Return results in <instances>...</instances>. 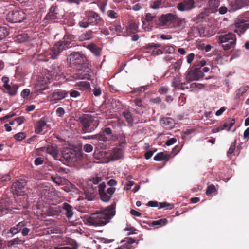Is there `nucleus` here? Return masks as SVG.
Returning <instances> with one entry per match:
<instances>
[{"label": "nucleus", "instance_id": "obj_9", "mask_svg": "<svg viewBox=\"0 0 249 249\" xmlns=\"http://www.w3.org/2000/svg\"><path fill=\"white\" fill-rule=\"evenodd\" d=\"M195 8L194 0H184L177 5V8L180 11H189Z\"/></svg>", "mask_w": 249, "mask_h": 249}, {"label": "nucleus", "instance_id": "obj_4", "mask_svg": "<svg viewBox=\"0 0 249 249\" xmlns=\"http://www.w3.org/2000/svg\"><path fill=\"white\" fill-rule=\"evenodd\" d=\"M219 43L224 50H229L233 48L236 42V38L235 34L228 33L227 34L220 35L218 36Z\"/></svg>", "mask_w": 249, "mask_h": 249}, {"label": "nucleus", "instance_id": "obj_14", "mask_svg": "<svg viewBox=\"0 0 249 249\" xmlns=\"http://www.w3.org/2000/svg\"><path fill=\"white\" fill-rule=\"evenodd\" d=\"M110 159L112 160L122 159L124 157V152L121 148L116 147L112 149L110 154Z\"/></svg>", "mask_w": 249, "mask_h": 249}, {"label": "nucleus", "instance_id": "obj_41", "mask_svg": "<svg viewBox=\"0 0 249 249\" xmlns=\"http://www.w3.org/2000/svg\"><path fill=\"white\" fill-rule=\"evenodd\" d=\"M78 25L81 28H87L89 26V24L88 23V20H87L86 17L84 18L82 20L79 21L78 22Z\"/></svg>", "mask_w": 249, "mask_h": 249}, {"label": "nucleus", "instance_id": "obj_53", "mask_svg": "<svg viewBox=\"0 0 249 249\" xmlns=\"http://www.w3.org/2000/svg\"><path fill=\"white\" fill-rule=\"evenodd\" d=\"M215 191L216 189L215 186L213 185H211L208 187L206 193L207 195L209 196L214 192Z\"/></svg>", "mask_w": 249, "mask_h": 249}, {"label": "nucleus", "instance_id": "obj_28", "mask_svg": "<svg viewBox=\"0 0 249 249\" xmlns=\"http://www.w3.org/2000/svg\"><path fill=\"white\" fill-rule=\"evenodd\" d=\"M90 139L97 141L98 144H101L102 142L107 141V138L103 133L92 135L91 136Z\"/></svg>", "mask_w": 249, "mask_h": 249}, {"label": "nucleus", "instance_id": "obj_23", "mask_svg": "<svg viewBox=\"0 0 249 249\" xmlns=\"http://www.w3.org/2000/svg\"><path fill=\"white\" fill-rule=\"evenodd\" d=\"M86 47L95 56H98L100 55L101 49L95 44L93 43H90L88 44Z\"/></svg>", "mask_w": 249, "mask_h": 249}, {"label": "nucleus", "instance_id": "obj_16", "mask_svg": "<svg viewBox=\"0 0 249 249\" xmlns=\"http://www.w3.org/2000/svg\"><path fill=\"white\" fill-rule=\"evenodd\" d=\"M68 95V92L65 90H60L53 92L50 95L51 101H59L65 98Z\"/></svg>", "mask_w": 249, "mask_h": 249}, {"label": "nucleus", "instance_id": "obj_20", "mask_svg": "<svg viewBox=\"0 0 249 249\" xmlns=\"http://www.w3.org/2000/svg\"><path fill=\"white\" fill-rule=\"evenodd\" d=\"M102 178L99 177L93 178L92 179L89 180L87 182V186L90 188H93L97 190V186L99 185L98 183L101 182Z\"/></svg>", "mask_w": 249, "mask_h": 249}, {"label": "nucleus", "instance_id": "obj_48", "mask_svg": "<svg viewBox=\"0 0 249 249\" xmlns=\"http://www.w3.org/2000/svg\"><path fill=\"white\" fill-rule=\"evenodd\" d=\"M163 51L166 53H173L175 52V49L172 46H166L164 47Z\"/></svg>", "mask_w": 249, "mask_h": 249}, {"label": "nucleus", "instance_id": "obj_56", "mask_svg": "<svg viewBox=\"0 0 249 249\" xmlns=\"http://www.w3.org/2000/svg\"><path fill=\"white\" fill-rule=\"evenodd\" d=\"M208 15L207 12L203 11L201 12L197 17V19L198 21H202Z\"/></svg>", "mask_w": 249, "mask_h": 249}, {"label": "nucleus", "instance_id": "obj_61", "mask_svg": "<svg viewBox=\"0 0 249 249\" xmlns=\"http://www.w3.org/2000/svg\"><path fill=\"white\" fill-rule=\"evenodd\" d=\"M56 114L59 117H62L65 113V110L62 107H59L56 109Z\"/></svg>", "mask_w": 249, "mask_h": 249}, {"label": "nucleus", "instance_id": "obj_1", "mask_svg": "<svg viewBox=\"0 0 249 249\" xmlns=\"http://www.w3.org/2000/svg\"><path fill=\"white\" fill-rule=\"evenodd\" d=\"M115 207L116 203L113 202L100 212L91 214L87 218V222L89 225L94 226H102L106 225L115 215Z\"/></svg>", "mask_w": 249, "mask_h": 249}, {"label": "nucleus", "instance_id": "obj_58", "mask_svg": "<svg viewBox=\"0 0 249 249\" xmlns=\"http://www.w3.org/2000/svg\"><path fill=\"white\" fill-rule=\"evenodd\" d=\"M83 150L86 152H90L93 150V146L91 144H86L84 146Z\"/></svg>", "mask_w": 249, "mask_h": 249}, {"label": "nucleus", "instance_id": "obj_60", "mask_svg": "<svg viewBox=\"0 0 249 249\" xmlns=\"http://www.w3.org/2000/svg\"><path fill=\"white\" fill-rule=\"evenodd\" d=\"M25 119L23 117L20 116L18 118H16L15 119V123H17V125L18 126L24 122Z\"/></svg>", "mask_w": 249, "mask_h": 249}, {"label": "nucleus", "instance_id": "obj_6", "mask_svg": "<svg viewBox=\"0 0 249 249\" xmlns=\"http://www.w3.org/2000/svg\"><path fill=\"white\" fill-rule=\"evenodd\" d=\"M25 17V13L22 10L11 11L7 14L6 19L12 23L21 22Z\"/></svg>", "mask_w": 249, "mask_h": 249}, {"label": "nucleus", "instance_id": "obj_32", "mask_svg": "<svg viewBox=\"0 0 249 249\" xmlns=\"http://www.w3.org/2000/svg\"><path fill=\"white\" fill-rule=\"evenodd\" d=\"M168 222L166 218L160 219L158 220L153 221L152 222V226L158 228L159 226H162L166 225Z\"/></svg>", "mask_w": 249, "mask_h": 249}, {"label": "nucleus", "instance_id": "obj_44", "mask_svg": "<svg viewBox=\"0 0 249 249\" xmlns=\"http://www.w3.org/2000/svg\"><path fill=\"white\" fill-rule=\"evenodd\" d=\"M73 77L75 80L86 79L89 80V76L88 74L81 75V74L76 73L73 75Z\"/></svg>", "mask_w": 249, "mask_h": 249}, {"label": "nucleus", "instance_id": "obj_3", "mask_svg": "<svg viewBox=\"0 0 249 249\" xmlns=\"http://www.w3.org/2000/svg\"><path fill=\"white\" fill-rule=\"evenodd\" d=\"M84 133L90 132L94 130L99 124V121L95 120L94 117L89 114H84L80 118Z\"/></svg>", "mask_w": 249, "mask_h": 249}, {"label": "nucleus", "instance_id": "obj_42", "mask_svg": "<svg viewBox=\"0 0 249 249\" xmlns=\"http://www.w3.org/2000/svg\"><path fill=\"white\" fill-rule=\"evenodd\" d=\"M101 200L104 202L108 201L111 198V196L108 195L106 191L104 192H102L99 194Z\"/></svg>", "mask_w": 249, "mask_h": 249}, {"label": "nucleus", "instance_id": "obj_26", "mask_svg": "<svg viewBox=\"0 0 249 249\" xmlns=\"http://www.w3.org/2000/svg\"><path fill=\"white\" fill-rule=\"evenodd\" d=\"M62 208L65 211V215L67 218H70L73 215V211L72 207L67 203H64L63 204Z\"/></svg>", "mask_w": 249, "mask_h": 249}, {"label": "nucleus", "instance_id": "obj_54", "mask_svg": "<svg viewBox=\"0 0 249 249\" xmlns=\"http://www.w3.org/2000/svg\"><path fill=\"white\" fill-rule=\"evenodd\" d=\"M161 5V3L160 1L157 0L153 2L150 5V7L152 9H159Z\"/></svg>", "mask_w": 249, "mask_h": 249}, {"label": "nucleus", "instance_id": "obj_59", "mask_svg": "<svg viewBox=\"0 0 249 249\" xmlns=\"http://www.w3.org/2000/svg\"><path fill=\"white\" fill-rule=\"evenodd\" d=\"M222 130H223L220 124L213 126L212 130V132L213 133H217Z\"/></svg>", "mask_w": 249, "mask_h": 249}, {"label": "nucleus", "instance_id": "obj_21", "mask_svg": "<svg viewBox=\"0 0 249 249\" xmlns=\"http://www.w3.org/2000/svg\"><path fill=\"white\" fill-rule=\"evenodd\" d=\"M28 222L25 221L20 222L19 232H21L23 236H26L31 231V229L28 227Z\"/></svg>", "mask_w": 249, "mask_h": 249}, {"label": "nucleus", "instance_id": "obj_30", "mask_svg": "<svg viewBox=\"0 0 249 249\" xmlns=\"http://www.w3.org/2000/svg\"><path fill=\"white\" fill-rule=\"evenodd\" d=\"M81 58V54L79 53L74 52L71 53L68 57V61L71 64H74L75 61L78 60Z\"/></svg>", "mask_w": 249, "mask_h": 249}, {"label": "nucleus", "instance_id": "obj_19", "mask_svg": "<svg viewBox=\"0 0 249 249\" xmlns=\"http://www.w3.org/2000/svg\"><path fill=\"white\" fill-rule=\"evenodd\" d=\"M84 193L86 198L88 200H92L95 197L97 193V190H95L93 188H90L89 187H88V188L84 190Z\"/></svg>", "mask_w": 249, "mask_h": 249}, {"label": "nucleus", "instance_id": "obj_31", "mask_svg": "<svg viewBox=\"0 0 249 249\" xmlns=\"http://www.w3.org/2000/svg\"><path fill=\"white\" fill-rule=\"evenodd\" d=\"M93 37V32L91 30H89L86 33L82 34L79 36L81 41L88 40Z\"/></svg>", "mask_w": 249, "mask_h": 249}, {"label": "nucleus", "instance_id": "obj_12", "mask_svg": "<svg viewBox=\"0 0 249 249\" xmlns=\"http://www.w3.org/2000/svg\"><path fill=\"white\" fill-rule=\"evenodd\" d=\"M235 27L236 29L234 30V32L237 33L239 36H241L249 28V24L245 23L241 20L235 23Z\"/></svg>", "mask_w": 249, "mask_h": 249}, {"label": "nucleus", "instance_id": "obj_29", "mask_svg": "<svg viewBox=\"0 0 249 249\" xmlns=\"http://www.w3.org/2000/svg\"><path fill=\"white\" fill-rule=\"evenodd\" d=\"M46 125V122L43 119H40L35 125V132L36 134L40 133L43 130L42 128Z\"/></svg>", "mask_w": 249, "mask_h": 249}, {"label": "nucleus", "instance_id": "obj_18", "mask_svg": "<svg viewBox=\"0 0 249 249\" xmlns=\"http://www.w3.org/2000/svg\"><path fill=\"white\" fill-rule=\"evenodd\" d=\"M160 124L166 129L172 128L175 124L174 120L172 118L169 117L161 119L160 121Z\"/></svg>", "mask_w": 249, "mask_h": 249}, {"label": "nucleus", "instance_id": "obj_33", "mask_svg": "<svg viewBox=\"0 0 249 249\" xmlns=\"http://www.w3.org/2000/svg\"><path fill=\"white\" fill-rule=\"evenodd\" d=\"M249 89L248 86H243L241 87L237 91L236 96L237 98H240Z\"/></svg>", "mask_w": 249, "mask_h": 249}, {"label": "nucleus", "instance_id": "obj_45", "mask_svg": "<svg viewBox=\"0 0 249 249\" xmlns=\"http://www.w3.org/2000/svg\"><path fill=\"white\" fill-rule=\"evenodd\" d=\"M181 64L182 61L181 60H178L175 63L173 64L172 69H173L175 71H178L180 69Z\"/></svg>", "mask_w": 249, "mask_h": 249}, {"label": "nucleus", "instance_id": "obj_55", "mask_svg": "<svg viewBox=\"0 0 249 249\" xmlns=\"http://www.w3.org/2000/svg\"><path fill=\"white\" fill-rule=\"evenodd\" d=\"M51 179L57 185H60L62 183V180L58 176H52Z\"/></svg>", "mask_w": 249, "mask_h": 249}, {"label": "nucleus", "instance_id": "obj_43", "mask_svg": "<svg viewBox=\"0 0 249 249\" xmlns=\"http://www.w3.org/2000/svg\"><path fill=\"white\" fill-rule=\"evenodd\" d=\"M123 115H124V118H125L126 120L127 121V122L128 123V124H132L133 119L132 115L131 114V113L130 112H127V111L124 112L123 113Z\"/></svg>", "mask_w": 249, "mask_h": 249}, {"label": "nucleus", "instance_id": "obj_64", "mask_svg": "<svg viewBox=\"0 0 249 249\" xmlns=\"http://www.w3.org/2000/svg\"><path fill=\"white\" fill-rule=\"evenodd\" d=\"M242 20L245 23H248L249 21V11H248L244 15Z\"/></svg>", "mask_w": 249, "mask_h": 249}, {"label": "nucleus", "instance_id": "obj_36", "mask_svg": "<svg viewBox=\"0 0 249 249\" xmlns=\"http://www.w3.org/2000/svg\"><path fill=\"white\" fill-rule=\"evenodd\" d=\"M167 157V154H165L163 152H160L155 156L154 159L156 161H161L165 160Z\"/></svg>", "mask_w": 249, "mask_h": 249}, {"label": "nucleus", "instance_id": "obj_13", "mask_svg": "<svg viewBox=\"0 0 249 249\" xmlns=\"http://www.w3.org/2000/svg\"><path fill=\"white\" fill-rule=\"evenodd\" d=\"M13 194L17 196L24 195V186L22 182L17 181L14 183L12 187Z\"/></svg>", "mask_w": 249, "mask_h": 249}, {"label": "nucleus", "instance_id": "obj_63", "mask_svg": "<svg viewBox=\"0 0 249 249\" xmlns=\"http://www.w3.org/2000/svg\"><path fill=\"white\" fill-rule=\"evenodd\" d=\"M44 161V159L42 157H38L36 158L35 160V164L36 165H39L43 163Z\"/></svg>", "mask_w": 249, "mask_h": 249}, {"label": "nucleus", "instance_id": "obj_37", "mask_svg": "<svg viewBox=\"0 0 249 249\" xmlns=\"http://www.w3.org/2000/svg\"><path fill=\"white\" fill-rule=\"evenodd\" d=\"M55 8L53 6L50 8V12L47 15V17L49 18L53 19L57 18V13L55 12Z\"/></svg>", "mask_w": 249, "mask_h": 249}, {"label": "nucleus", "instance_id": "obj_52", "mask_svg": "<svg viewBox=\"0 0 249 249\" xmlns=\"http://www.w3.org/2000/svg\"><path fill=\"white\" fill-rule=\"evenodd\" d=\"M108 16L111 18H117L118 15L116 12L113 10H109L107 12Z\"/></svg>", "mask_w": 249, "mask_h": 249}, {"label": "nucleus", "instance_id": "obj_11", "mask_svg": "<svg viewBox=\"0 0 249 249\" xmlns=\"http://www.w3.org/2000/svg\"><path fill=\"white\" fill-rule=\"evenodd\" d=\"M177 19V17L175 15L171 13H169L166 15H162L160 18V25L164 26L167 25L170 22H173Z\"/></svg>", "mask_w": 249, "mask_h": 249}, {"label": "nucleus", "instance_id": "obj_62", "mask_svg": "<svg viewBox=\"0 0 249 249\" xmlns=\"http://www.w3.org/2000/svg\"><path fill=\"white\" fill-rule=\"evenodd\" d=\"M155 16L156 15L155 14H151L149 13H147L145 15V19L148 21H152L155 17Z\"/></svg>", "mask_w": 249, "mask_h": 249}, {"label": "nucleus", "instance_id": "obj_22", "mask_svg": "<svg viewBox=\"0 0 249 249\" xmlns=\"http://www.w3.org/2000/svg\"><path fill=\"white\" fill-rule=\"evenodd\" d=\"M234 119H228L225 122H221L220 124L222 127V130L227 129L228 131H230L231 128L235 124Z\"/></svg>", "mask_w": 249, "mask_h": 249}, {"label": "nucleus", "instance_id": "obj_8", "mask_svg": "<svg viewBox=\"0 0 249 249\" xmlns=\"http://www.w3.org/2000/svg\"><path fill=\"white\" fill-rule=\"evenodd\" d=\"M203 76L204 74L202 70L196 68L188 73L186 76V79L188 81H195L199 80Z\"/></svg>", "mask_w": 249, "mask_h": 249}, {"label": "nucleus", "instance_id": "obj_39", "mask_svg": "<svg viewBox=\"0 0 249 249\" xmlns=\"http://www.w3.org/2000/svg\"><path fill=\"white\" fill-rule=\"evenodd\" d=\"M20 226V222H19L18 224L16 225L15 226L11 228L9 230V232L12 233L13 235L17 234L19 233V227Z\"/></svg>", "mask_w": 249, "mask_h": 249}, {"label": "nucleus", "instance_id": "obj_17", "mask_svg": "<svg viewBox=\"0 0 249 249\" xmlns=\"http://www.w3.org/2000/svg\"><path fill=\"white\" fill-rule=\"evenodd\" d=\"M75 86L77 89L85 92H90L91 88L90 84L87 81H80L76 83Z\"/></svg>", "mask_w": 249, "mask_h": 249}, {"label": "nucleus", "instance_id": "obj_47", "mask_svg": "<svg viewBox=\"0 0 249 249\" xmlns=\"http://www.w3.org/2000/svg\"><path fill=\"white\" fill-rule=\"evenodd\" d=\"M236 146V142L235 141L234 142L232 143L231 145L229 150L227 152L228 157L231 158V154L233 153Z\"/></svg>", "mask_w": 249, "mask_h": 249}, {"label": "nucleus", "instance_id": "obj_38", "mask_svg": "<svg viewBox=\"0 0 249 249\" xmlns=\"http://www.w3.org/2000/svg\"><path fill=\"white\" fill-rule=\"evenodd\" d=\"M138 29V26L137 24L134 21H131L129 22V25L127 28V30L130 33H133L136 31Z\"/></svg>", "mask_w": 249, "mask_h": 249}, {"label": "nucleus", "instance_id": "obj_46", "mask_svg": "<svg viewBox=\"0 0 249 249\" xmlns=\"http://www.w3.org/2000/svg\"><path fill=\"white\" fill-rule=\"evenodd\" d=\"M28 38V36L26 34H22L19 35L17 36V40L19 42H22L26 41Z\"/></svg>", "mask_w": 249, "mask_h": 249}, {"label": "nucleus", "instance_id": "obj_57", "mask_svg": "<svg viewBox=\"0 0 249 249\" xmlns=\"http://www.w3.org/2000/svg\"><path fill=\"white\" fill-rule=\"evenodd\" d=\"M97 188H98L97 192H99V194H100V193L104 192H105V188H106V184L104 182H102L100 183L98 186Z\"/></svg>", "mask_w": 249, "mask_h": 249}, {"label": "nucleus", "instance_id": "obj_24", "mask_svg": "<svg viewBox=\"0 0 249 249\" xmlns=\"http://www.w3.org/2000/svg\"><path fill=\"white\" fill-rule=\"evenodd\" d=\"M219 4V0H210L208 3L209 10L212 13H215L217 11Z\"/></svg>", "mask_w": 249, "mask_h": 249}, {"label": "nucleus", "instance_id": "obj_40", "mask_svg": "<svg viewBox=\"0 0 249 249\" xmlns=\"http://www.w3.org/2000/svg\"><path fill=\"white\" fill-rule=\"evenodd\" d=\"M23 241L18 238H15L13 240L9 241L8 243V247L10 248L14 245H18L22 243Z\"/></svg>", "mask_w": 249, "mask_h": 249}, {"label": "nucleus", "instance_id": "obj_35", "mask_svg": "<svg viewBox=\"0 0 249 249\" xmlns=\"http://www.w3.org/2000/svg\"><path fill=\"white\" fill-rule=\"evenodd\" d=\"M8 34L7 29L4 26H0V41L2 40Z\"/></svg>", "mask_w": 249, "mask_h": 249}, {"label": "nucleus", "instance_id": "obj_50", "mask_svg": "<svg viewBox=\"0 0 249 249\" xmlns=\"http://www.w3.org/2000/svg\"><path fill=\"white\" fill-rule=\"evenodd\" d=\"M25 137L26 134L23 132L18 133L14 136V138L17 141H21L24 139Z\"/></svg>", "mask_w": 249, "mask_h": 249}, {"label": "nucleus", "instance_id": "obj_5", "mask_svg": "<svg viewBox=\"0 0 249 249\" xmlns=\"http://www.w3.org/2000/svg\"><path fill=\"white\" fill-rule=\"evenodd\" d=\"M62 158L66 164H73L80 160L81 155L72 149L66 148L63 151Z\"/></svg>", "mask_w": 249, "mask_h": 249}, {"label": "nucleus", "instance_id": "obj_2", "mask_svg": "<svg viewBox=\"0 0 249 249\" xmlns=\"http://www.w3.org/2000/svg\"><path fill=\"white\" fill-rule=\"evenodd\" d=\"M70 41L64 40L56 43L51 50L46 51L44 53V58H40L42 61H48L50 59H55L60 53L64 50L69 47Z\"/></svg>", "mask_w": 249, "mask_h": 249}, {"label": "nucleus", "instance_id": "obj_7", "mask_svg": "<svg viewBox=\"0 0 249 249\" xmlns=\"http://www.w3.org/2000/svg\"><path fill=\"white\" fill-rule=\"evenodd\" d=\"M249 5V0H232L230 3L229 11H234Z\"/></svg>", "mask_w": 249, "mask_h": 249}, {"label": "nucleus", "instance_id": "obj_27", "mask_svg": "<svg viewBox=\"0 0 249 249\" xmlns=\"http://www.w3.org/2000/svg\"><path fill=\"white\" fill-rule=\"evenodd\" d=\"M4 88L7 90V91H3L4 93H7L11 96H14L17 94L18 87L16 84H11L8 85V88Z\"/></svg>", "mask_w": 249, "mask_h": 249}, {"label": "nucleus", "instance_id": "obj_10", "mask_svg": "<svg viewBox=\"0 0 249 249\" xmlns=\"http://www.w3.org/2000/svg\"><path fill=\"white\" fill-rule=\"evenodd\" d=\"M86 17L88 20V23L89 24V25H96L101 20V18L99 15L93 11H90L87 13Z\"/></svg>", "mask_w": 249, "mask_h": 249}, {"label": "nucleus", "instance_id": "obj_49", "mask_svg": "<svg viewBox=\"0 0 249 249\" xmlns=\"http://www.w3.org/2000/svg\"><path fill=\"white\" fill-rule=\"evenodd\" d=\"M11 177L9 174L0 175V181L2 182L10 181Z\"/></svg>", "mask_w": 249, "mask_h": 249}, {"label": "nucleus", "instance_id": "obj_15", "mask_svg": "<svg viewBox=\"0 0 249 249\" xmlns=\"http://www.w3.org/2000/svg\"><path fill=\"white\" fill-rule=\"evenodd\" d=\"M46 151L56 160H62L59 159V155L57 146L55 145H48L46 147Z\"/></svg>", "mask_w": 249, "mask_h": 249}, {"label": "nucleus", "instance_id": "obj_34", "mask_svg": "<svg viewBox=\"0 0 249 249\" xmlns=\"http://www.w3.org/2000/svg\"><path fill=\"white\" fill-rule=\"evenodd\" d=\"M182 83L181 82L180 78L179 77H175L172 82V86L175 88H181Z\"/></svg>", "mask_w": 249, "mask_h": 249}, {"label": "nucleus", "instance_id": "obj_51", "mask_svg": "<svg viewBox=\"0 0 249 249\" xmlns=\"http://www.w3.org/2000/svg\"><path fill=\"white\" fill-rule=\"evenodd\" d=\"M196 68H198L199 69L201 70L202 68L206 65V61L204 59H200L195 63Z\"/></svg>", "mask_w": 249, "mask_h": 249}, {"label": "nucleus", "instance_id": "obj_25", "mask_svg": "<svg viewBox=\"0 0 249 249\" xmlns=\"http://www.w3.org/2000/svg\"><path fill=\"white\" fill-rule=\"evenodd\" d=\"M160 46V45L159 44L152 43L148 45L147 48H154L152 51V54L158 55L162 54L163 53V52L161 50L157 48Z\"/></svg>", "mask_w": 249, "mask_h": 249}]
</instances>
